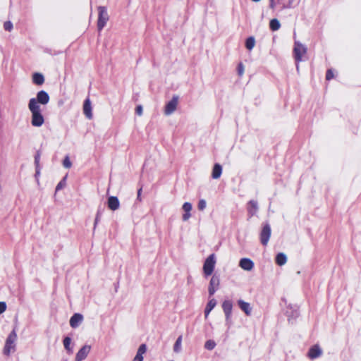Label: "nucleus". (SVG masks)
I'll return each instance as SVG.
<instances>
[{
	"label": "nucleus",
	"mask_w": 361,
	"mask_h": 361,
	"mask_svg": "<svg viewBox=\"0 0 361 361\" xmlns=\"http://www.w3.org/2000/svg\"><path fill=\"white\" fill-rule=\"evenodd\" d=\"M28 108L32 114L31 124L35 127L42 126L44 123V118L40 106L36 105L33 100L28 104Z\"/></svg>",
	"instance_id": "nucleus-1"
},
{
	"label": "nucleus",
	"mask_w": 361,
	"mask_h": 361,
	"mask_svg": "<svg viewBox=\"0 0 361 361\" xmlns=\"http://www.w3.org/2000/svg\"><path fill=\"white\" fill-rule=\"evenodd\" d=\"M216 264V257L214 254H211L205 259L203 264V273L205 277L211 276L214 270Z\"/></svg>",
	"instance_id": "nucleus-2"
},
{
	"label": "nucleus",
	"mask_w": 361,
	"mask_h": 361,
	"mask_svg": "<svg viewBox=\"0 0 361 361\" xmlns=\"http://www.w3.org/2000/svg\"><path fill=\"white\" fill-rule=\"evenodd\" d=\"M98 10V20H97V28L99 31H101L109 19V16L107 12V9L105 6H99Z\"/></svg>",
	"instance_id": "nucleus-3"
},
{
	"label": "nucleus",
	"mask_w": 361,
	"mask_h": 361,
	"mask_svg": "<svg viewBox=\"0 0 361 361\" xmlns=\"http://www.w3.org/2000/svg\"><path fill=\"white\" fill-rule=\"evenodd\" d=\"M271 235V228L268 222L262 224L259 233V240L263 246H267Z\"/></svg>",
	"instance_id": "nucleus-4"
},
{
	"label": "nucleus",
	"mask_w": 361,
	"mask_h": 361,
	"mask_svg": "<svg viewBox=\"0 0 361 361\" xmlns=\"http://www.w3.org/2000/svg\"><path fill=\"white\" fill-rule=\"evenodd\" d=\"M17 335L15 331H12L7 338L5 343V346L4 348V353L6 355H9L11 351L15 350V341H16Z\"/></svg>",
	"instance_id": "nucleus-5"
},
{
	"label": "nucleus",
	"mask_w": 361,
	"mask_h": 361,
	"mask_svg": "<svg viewBox=\"0 0 361 361\" xmlns=\"http://www.w3.org/2000/svg\"><path fill=\"white\" fill-rule=\"evenodd\" d=\"M307 53V48L300 42H295L293 47V56L298 63L302 61V57Z\"/></svg>",
	"instance_id": "nucleus-6"
},
{
	"label": "nucleus",
	"mask_w": 361,
	"mask_h": 361,
	"mask_svg": "<svg viewBox=\"0 0 361 361\" xmlns=\"http://www.w3.org/2000/svg\"><path fill=\"white\" fill-rule=\"evenodd\" d=\"M49 96L48 93L44 90H41L37 92L36 98H32L30 99L29 103H31L34 100V103L36 105H46L49 102Z\"/></svg>",
	"instance_id": "nucleus-7"
},
{
	"label": "nucleus",
	"mask_w": 361,
	"mask_h": 361,
	"mask_svg": "<svg viewBox=\"0 0 361 361\" xmlns=\"http://www.w3.org/2000/svg\"><path fill=\"white\" fill-rule=\"evenodd\" d=\"M178 104V96H173L171 101H169L165 106L164 114L166 115H170L173 113Z\"/></svg>",
	"instance_id": "nucleus-8"
},
{
	"label": "nucleus",
	"mask_w": 361,
	"mask_h": 361,
	"mask_svg": "<svg viewBox=\"0 0 361 361\" xmlns=\"http://www.w3.org/2000/svg\"><path fill=\"white\" fill-rule=\"evenodd\" d=\"M220 286V279L216 275H213L210 279L208 292L210 296L213 295L219 289Z\"/></svg>",
	"instance_id": "nucleus-9"
},
{
	"label": "nucleus",
	"mask_w": 361,
	"mask_h": 361,
	"mask_svg": "<svg viewBox=\"0 0 361 361\" xmlns=\"http://www.w3.org/2000/svg\"><path fill=\"white\" fill-rule=\"evenodd\" d=\"M222 309L225 314L226 320L228 322L231 319L232 310H233V303L231 300H224L222 303Z\"/></svg>",
	"instance_id": "nucleus-10"
},
{
	"label": "nucleus",
	"mask_w": 361,
	"mask_h": 361,
	"mask_svg": "<svg viewBox=\"0 0 361 361\" xmlns=\"http://www.w3.org/2000/svg\"><path fill=\"white\" fill-rule=\"evenodd\" d=\"M90 345H85L81 348L75 355V361H82L85 360L90 351Z\"/></svg>",
	"instance_id": "nucleus-11"
},
{
	"label": "nucleus",
	"mask_w": 361,
	"mask_h": 361,
	"mask_svg": "<svg viewBox=\"0 0 361 361\" xmlns=\"http://www.w3.org/2000/svg\"><path fill=\"white\" fill-rule=\"evenodd\" d=\"M322 351L318 345L312 346L307 353L309 358L313 360L321 356Z\"/></svg>",
	"instance_id": "nucleus-12"
},
{
	"label": "nucleus",
	"mask_w": 361,
	"mask_h": 361,
	"mask_svg": "<svg viewBox=\"0 0 361 361\" xmlns=\"http://www.w3.org/2000/svg\"><path fill=\"white\" fill-rule=\"evenodd\" d=\"M83 113L88 119H92V106L90 98H87L83 104Z\"/></svg>",
	"instance_id": "nucleus-13"
},
{
	"label": "nucleus",
	"mask_w": 361,
	"mask_h": 361,
	"mask_svg": "<svg viewBox=\"0 0 361 361\" xmlns=\"http://www.w3.org/2000/svg\"><path fill=\"white\" fill-rule=\"evenodd\" d=\"M239 266L244 270L250 271L254 267V263L248 258H243L240 260Z\"/></svg>",
	"instance_id": "nucleus-14"
},
{
	"label": "nucleus",
	"mask_w": 361,
	"mask_h": 361,
	"mask_svg": "<svg viewBox=\"0 0 361 361\" xmlns=\"http://www.w3.org/2000/svg\"><path fill=\"white\" fill-rule=\"evenodd\" d=\"M83 317L79 313L74 314L70 319V325L72 328H76L82 322Z\"/></svg>",
	"instance_id": "nucleus-15"
},
{
	"label": "nucleus",
	"mask_w": 361,
	"mask_h": 361,
	"mask_svg": "<svg viewBox=\"0 0 361 361\" xmlns=\"http://www.w3.org/2000/svg\"><path fill=\"white\" fill-rule=\"evenodd\" d=\"M120 203L117 197L111 196L108 199V207L113 211H115L119 208Z\"/></svg>",
	"instance_id": "nucleus-16"
},
{
	"label": "nucleus",
	"mask_w": 361,
	"mask_h": 361,
	"mask_svg": "<svg viewBox=\"0 0 361 361\" xmlns=\"http://www.w3.org/2000/svg\"><path fill=\"white\" fill-rule=\"evenodd\" d=\"M238 304L240 310L243 311L246 315L249 316L251 314L252 309L250 303L245 302L242 300H239L238 301Z\"/></svg>",
	"instance_id": "nucleus-17"
},
{
	"label": "nucleus",
	"mask_w": 361,
	"mask_h": 361,
	"mask_svg": "<svg viewBox=\"0 0 361 361\" xmlns=\"http://www.w3.org/2000/svg\"><path fill=\"white\" fill-rule=\"evenodd\" d=\"M257 202L255 200H250L247 204V212L250 217L253 216L257 211Z\"/></svg>",
	"instance_id": "nucleus-18"
},
{
	"label": "nucleus",
	"mask_w": 361,
	"mask_h": 361,
	"mask_svg": "<svg viewBox=\"0 0 361 361\" xmlns=\"http://www.w3.org/2000/svg\"><path fill=\"white\" fill-rule=\"evenodd\" d=\"M147 350V347L145 344H142L140 345L137 354L133 361H142L143 360V356L142 355L145 353Z\"/></svg>",
	"instance_id": "nucleus-19"
},
{
	"label": "nucleus",
	"mask_w": 361,
	"mask_h": 361,
	"mask_svg": "<svg viewBox=\"0 0 361 361\" xmlns=\"http://www.w3.org/2000/svg\"><path fill=\"white\" fill-rule=\"evenodd\" d=\"M222 173V167L219 164H215L214 165L212 173V177L214 179H218L220 178L221 175Z\"/></svg>",
	"instance_id": "nucleus-20"
},
{
	"label": "nucleus",
	"mask_w": 361,
	"mask_h": 361,
	"mask_svg": "<svg viewBox=\"0 0 361 361\" xmlns=\"http://www.w3.org/2000/svg\"><path fill=\"white\" fill-rule=\"evenodd\" d=\"M32 82L37 85H42L44 82L43 75L39 73H35L32 75Z\"/></svg>",
	"instance_id": "nucleus-21"
},
{
	"label": "nucleus",
	"mask_w": 361,
	"mask_h": 361,
	"mask_svg": "<svg viewBox=\"0 0 361 361\" xmlns=\"http://www.w3.org/2000/svg\"><path fill=\"white\" fill-rule=\"evenodd\" d=\"M287 257L286 255L283 253H279L276 257V263L279 265L282 266L286 263Z\"/></svg>",
	"instance_id": "nucleus-22"
},
{
	"label": "nucleus",
	"mask_w": 361,
	"mask_h": 361,
	"mask_svg": "<svg viewBox=\"0 0 361 361\" xmlns=\"http://www.w3.org/2000/svg\"><path fill=\"white\" fill-rule=\"evenodd\" d=\"M281 27L279 21L276 18L271 19L269 22V27L272 31L278 30Z\"/></svg>",
	"instance_id": "nucleus-23"
},
{
	"label": "nucleus",
	"mask_w": 361,
	"mask_h": 361,
	"mask_svg": "<svg viewBox=\"0 0 361 361\" xmlns=\"http://www.w3.org/2000/svg\"><path fill=\"white\" fill-rule=\"evenodd\" d=\"M42 155L41 151L38 150L37 151L35 155V164L36 166V173H39V161H40V157Z\"/></svg>",
	"instance_id": "nucleus-24"
},
{
	"label": "nucleus",
	"mask_w": 361,
	"mask_h": 361,
	"mask_svg": "<svg viewBox=\"0 0 361 361\" xmlns=\"http://www.w3.org/2000/svg\"><path fill=\"white\" fill-rule=\"evenodd\" d=\"M255 45V39L254 37H249L245 41V47L248 50L252 49Z\"/></svg>",
	"instance_id": "nucleus-25"
},
{
	"label": "nucleus",
	"mask_w": 361,
	"mask_h": 361,
	"mask_svg": "<svg viewBox=\"0 0 361 361\" xmlns=\"http://www.w3.org/2000/svg\"><path fill=\"white\" fill-rule=\"evenodd\" d=\"M181 343H182V336H180L177 338V340L174 344V346H173V350L175 352L178 353L180 351V347H181Z\"/></svg>",
	"instance_id": "nucleus-26"
},
{
	"label": "nucleus",
	"mask_w": 361,
	"mask_h": 361,
	"mask_svg": "<svg viewBox=\"0 0 361 361\" xmlns=\"http://www.w3.org/2000/svg\"><path fill=\"white\" fill-rule=\"evenodd\" d=\"M63 345H64V348L69 352H72L71 349L70 348V345H71V339L70 337H65L64 339H63Z\"/></svg>",
	"instance_id": "nucleus-27"
},
{
	"label": "nucleus",
	"mask_w": 361,
	"mask_h": 361,
	"mask_svg": "<svg viewBox=\"0 0 361 361\" xmlns=\"http://www.w3.org/2000/svg\"><path fill=\"white\" fill-rule=\"evenodd\" d=\"M216 346V343L212 340H208L204 344V348L207 350H213Z\"/></svg>",
	"instance_id": "nucleus-28"
},
{
	"label": "nucleus",
	"mask_w": 361,
	"mask_h": 361,
	"mask_svg": "<svg viewBox=\"0 0 361 361\" xmlns=\"http://www.w3.org/2000/svg\"><path fill=\"white\" fill-rule=\"evenodd\" d=\"M216 300H215V299H214V298H212V299H211V300L208 302V303H207V305L206 307H207V308H208V309H209V310H213V308L216 306Z\"/></svg>",
	"instance_id": "nucleus-29"
},
{
	"label": "nucleus",
	"mask_w": 361,
	"mask_h": 361,
	"mask_svg": "<svg viewBox=\"0 0 361 361\" xmlns=\"http://www.w3.org/2000/svg\"><path fill=\"white\" fill-rule=\"evenodd\" d=\"M63 165L65 168L69 169L71 167L72 164L68 157H66L63 161Z\"/></svg>",
	"instance_id": "nucleus-30"
},
{
	"label": "nucleus",
	"mask_w": 361,
	"mask_h": 361,
	"mask_svg": "<svg viewBox=\"0 0 361 361\" xmlns=\"http://www.w3.org/2000/svg\"><path fill=\"white\" fill-rule=\"evenodd\" d=\"M66 185V177L63 178L56 185V190H60Z\"/></svg>",
	"instance_id": "nucleus-31"
},
{
	"label": "nucleus",
	"mask_w": 361,
	"mask_h": 361,
	"mask_svg": "<svg viewBox=\"0 0 361 361\" xmlns=\"http://www.w3.org/2000/svg\"><path fill=\"white\" fill-rule=\"evenodd\" d=\"M183 209L185 212H190L192 210V204L190 202H185L183 205Z\"/></svg>",
	"instance_id": "nucleus-32"
},
{
	"label": "nucleus",
	"mask_w": 361,
	"mask_h": 361,
	"mask_svg": "<svg viewBox=\"0 0 361 361\" xmlns=\"http://www.w3.org/2000/svg\"><path fill=\"white\" fill-rule=\"evenodd\" d=\"M334 78V72L331 69H328L326 73V80H330Z\"/></svg>",
	"instance_id": "nucleus-33"
},
{
	"label": "nucleus",
	"mask_w": 361,
	"mask_h": 361,
	"mask_svg": "<svg viewBox=\"0 0 361 361\" xmlns=\"http://www.w3.org/2000/svg\"><path fill=\"white\" fill-rule=\"evenodd\" d=\"M4 28L5 30L6 31H11L13 28V24L10 21H6L4 23Z\"/></svg>",
	"instance_id": "nucleus-34"
},
{
	"label": "nucleus",
	"mask_w": 361,
	"mask_h": 361,
	"mask_svg": "<svg viewBox=\"0 0 361 361\" xmlns=\"http://www.w3.org/2000/svg\"><path fill=\"white\" fill-rule=\"evenodd\" d=\"M238 74L239 76H242L244 73V66L242 63H240L238 66Z\"/></svg>",
	"instance_id": "nucleus-35"
},
{
	"label": "nucleus",
	"mask_w": 361,
	"mask_h": 361,
	"mask_svg": "<svg viewBox=\"0 0 361 361\" xmlns=\"http://www.w3.org/2000/svg\"><path fill=\"white\" fill-rule=\"evenodd\" d=\"M198 209L202 211L206 207V202L204 200H200L197 205Z\"/></svg>",
	"instance_id": "nucleus-36"
},
{
	"label": "nucleus",
	"mask_w": 361,
	"mask_h": 361,
	"mask_svg": "<svg viewBox=\"0 0 361 361\" xmlns=\"http://www.w3.org/2000/svg\"><path fill=\"white\" fill-rule=\"evenodd\" d=\"M135 113L138 116H141L142 114V106L138 105V106H136V108H135Z\"/></svg>",
	"instance_id": "nucleus-37"
},
{
	"label": "nucleus",
	"mask_w": 361,
	"mask_h": 361,
	"mask_svg": "<svg viewBox=\"0 0 361 361\" xmlns=\"http://www.w3.org/2000/svg\"><path fill=\"white\" fill-rule=\"evenodd\" d=\"M190 216H191L190 212H185V214L183 215V217H182L183 220L184 221H188L190 219Z\"/></svg>",
	"instance_id": "nucleus-38"
},
{
	"label": "nucleus",
	"mask_w": 361,
	"mask_h": 361,
	"mask_svg": "<svg viewBox=\"0 0 361 361\" xmlns=\"http://www.w3.org/2000/svg\"><path fill=\"white\" fill-rule=\"evenodd\" d=\"M6 310V304L5 302H1V313Z\"/></svg>",
	"instance_id": "nucleus-39"
},
{
	"label": "nucleus",
	"mask_w": 361,
	"mask_h": 361,
	"mask_svg": "<svg viewBox=\"0 0 361 361\" xmlns=\"http://www.w3.org/2000/svg\"><path fill=\"white\" fill-rule=\"evenodd\" d=\"M212 310L205 307V310H204V315H205V317L207 318L209 315V314L210 313Z\"/></svg>",
	"instance_id": "nucleus-40"
},
{
	"label": "nucleus",
	"mask_w": 361,
	"mask_h": 361,
	"mask_svg": "<svg viewBox=\"0 0 361 361\" xmlns=\"http://www.w3.org/2000/svg\"><path fill=\"white\" fill-rule=\"evenodd\" d=\"M142 190V188H140L138 190V191H137V200H139L140 201H141L140 196H141Z\"/></svg>",
	"instance_id": "nucleus-41"
},
{
	"label": "nucleus",
	"mask_w": 361,
	"mask_h": 361,
	"mask_svg": "<svg viewBox=\"0 0 361 361\" xmlns=\"http://www.w3.org/2000/svg\"><path fill=\"white\" fill-rule=\"evenodd\" d=\"M252 1H254V2H258V1H259L260 0H252Z\"/></svg>",
	"instance_id": "nucleus-42"
},
{
	"label": "nucleus",
	"mask_w": 361,
	"mask_h": 361,
	"mask_svg": "<svg viewBox=\"0 0 361 361\" xmlns=\"http://www.w3.org/2000/svg\"><path fill=\"white\" fill-rule=\"evenodd\" d=\"M98 219V216L96 217V221H97ZM97 223V221H95V224Z\"/></svg>",
	"instance_id": "nucleus-43"
}]
</instances>
